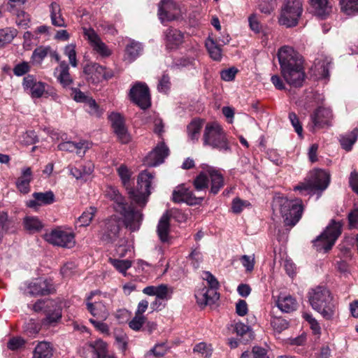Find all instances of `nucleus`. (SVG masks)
I'll use <instances>...</instances> for the list:
<instances>
[{
	"label": "nucleus",
	"instance_id": "1",
	"mask_svg": "<svg viewBox=\"0 0 358 358\" xmlns=\"http://www.w3.org/2000/svg\"><path fill=\"white\" fill-rule=\"evenodd\" d=\"M281 75L287 84L301 87L304 81L305 73L301 55L292 47L283 46L278 52Z\"/></svg>",
	"mask_w": 358,
	"mask_h": 358
},
{
	"label": "nucleus",
	"instance_id": "2",
	"mask_svg": "<svg viewBox=\"0 0 358 358\" xmlns=\"http://www.w3.org/2000/svg\"><path fill=\"white\" fill-rule=\"evenodd\" d=\"M106 195L114 201L113 208L122 216L125 227L131 231L138 230L143 220L142 213L135 210L131 204H129L115 187H108L106 190Z\"/></svg>",
	"mask_w": 358,
	"mask_h": 358
},
{
	"label": "nucleus",
	"instance_id": "3",
	"mask_svg": "<svg viewBox=\"0 0 358 358\" xmlns=\"http://www.w3.org/2000/svg\"><path fill=\"white\" fill-rule=\"evenodd\" d=\"M272 208L274 211L280 212L285 225L292 227L299 221L303 210L301 201L289 200L280 195L273 198Z\"/></svg>",
	"mask_w": 358,
	"mask_h": 358
},
{
	"label": "nucleus",
	"instance_id": "4",
	"mask_svg": "<svg viewBox=\"0 0 358 358\" xmlns=\"http://www.w3.org/2000/svg\"><path fill=\"white\" fill-rule=\"evenodd\" d=\"M308 298L314 310L320 313L326 320L333 319L336 305L329 289L324 287H317L308 292Z\"/></svg>",
	"mask_w": 358,
	"mask_h": 358
},
{
	"label": "nucleus",
	"instance_id": "5",
	"mask_svg": "<svg viewBox=\"0 0 358 358\" xmlns=\"http://www.w3.org/2000/svg\"><path fill=\"white\" fill-rule=\"evenodd\" d=\"M203 144L220 151H229L230 146L227 135L222 127L216 123H208L203 134Z\"/></svg>",
	"mask_w": 358,
	"mask_h": 358
},
{
	"label": "nucleus",
	"instance_id": "6",
	"mask_svg": "<svg viewBox=\"0 0 358 358\" xmlns=\"http://www.w3.org/2000/svg\"><path fill=\"white\" fill-rule=\"evenodd\" d=\"M154 175L147 170L141 171L137 178L136 189L130 188L128 191L129 197L141 208H143L151 193L150 186Z\"/></svg>",
	"mask_w": 358,
	"mask_h": 358
},
{
	"label": "nucleus",
	"instance_id": "7",
	"mask_svg": "<svg viewBox=\"0 0 358 358\" xmlns=\"http://www.w3.org/2000/svg\"><path fill=\"white\" fill-rule=\"evenodd\" d=\"M302 13L303 5L301 0H284L278 22L287 28L296 27Z\"/></svg>",
	"mask_w": 358,
	"mask_h": 358
},
{
	"label": "nucleus",
	"instance_id": "8",
	"mask_svg": "<svg viewBox=\"0 0 358 358\" xmlns=\"http://www.w3.org/2000/svg\"><path fill=\"white\" fill-rule=\"evenodd\" d=\"M341 222L332 220L324 231L313 241V245L317 251L327 252L331 250L341 234Z\"/></svg>",
	"mask_w": 358,
	"mask_h": 358
},
{
	"label": "nucleus",
	"instance_id": "9",
	"mask_svg": "<svg viewBox=\"0 0 358 358\" xmlns=\"http://www.w3.org/2000/svg\"><path fill=\"white\" fill-rule=\"evenodd\" d=\"M184 12L177 0H161L158 5V17L162 23L182 18Z\"/></svg>",
	"mask_w": 358,
	"mask_h": 358
},
{
	"label": "nucleus",
	"instance_id": "10",
	"mask_svg": "<svg viewBox=\"0 0 358 358\" xmlns=\"http://www.w3.org/2000/svg\"><path fill=\"white\" fill-rule=\"evenodd\" d=\"M129 97L132 102L142 109H146L151 105L148 87L142 83L135 84L129 91Z\"/></svg>",
	"mask_w": 358,
	"mask_h": 358
},
{
	"label": "nucleus",
	"instance_id": "11",
	"mask_svg": "<svg viewBox=\"0 0 358 358\" xmlns=\"http://www.w3.org/2000/svg\"><path fill=\"white\" fill-rule=\"evenodd\" d=\"M46 240L54 245L67 248H73L76 243L73 233L60 229H54L50 234H46Z\"/></svg>",
	"mask_w": 358,
	"mask_h": 358
},
{
	"label": "nucleus",
	"instance_id": "12",
	"mask_svg": "<svg viewBox=\"0 0 358 358\" xmlns=\"http://www.w3.org/2000/svg\"><path fill=\"white\" fill-rule=\"evenodd\" d=\"M55 287L51 279H36L27 287V294L30 296H43L52 294Z\"/></svg>",
	"mask_w": 358,
	"mask_h": 358
},
{
	"label": "nucleus",
	"instance_id": "13",
	"mask_svg": "<svg viewBox=\"0 0 358 358\" xmlns=\"http://www.w3.org/2000/svg\"><path fill=\"white\" fill-rule=\"evenodd\" d=\"M203 199V196H196L193 192L184 185L177 187L173 192L172 200L175 203L185 202L188 205H196Z\"/></svg>",
	"mask_w": 358,
	"mask_h": 358
},
{
	"label": "nucleus",
	"instance_id": "14",
	"mask_svg": "<svg viewBox=\"0 0 358 358\" xmlns=\"http://www.w3.org/2000/svg\"><path fill=\"white\" fill-rule=\"evenodd\" d=\"M169 152L168 147L161 142L145 157L144 164L150 167L157 166L164 162Z\"/></svg>",
	"mask_w": 358,
	"mask_h": 358
},
{
	"label": "nucleus",
	"instance_id": "15",
	"mask_svg": "<svg viewBox=\"0 0 358 358\" xmlns=\"http://www.w3.org/2000/svg\"><path fill=\"white\" fill-rule=\"evenodd\" d=\"M313 123L311 131L329 127L332 119V112L329 108L319 107L310 116Z\"/></svg>",
	"mask_w": 358,
	"mask_h": 358
},
{
	"label": "nucleus",
	"instance_id": "16",
	"mask_svg": "<svg viewBox=\"0 0 358 358\" xmlns=\"http://www.w3.org/2000/svg\"><path fill=\"white\" fill-rule=\"evenodd\" d=\"M119 231V221L115 216H112L104 222L100 231V238L106 243L113 242L117 238Z\"/></svg>",
	"mask_w": 358,
	"mask_h": 358
},
{
	"label": "nucleus",
	"instance_id": "17",
	"mask_svg": "<svg viewBox=\"0 0 358 358\" xmlns=\"http://www.w3.org/2000/svg\"><path fill=\"white\" fill-rule=\"evenodd\" d=\"M44 313L45 317L42 320V324L45 326H54L62 319V306L55 300H49Z\"/></svg>",
	"mask_w": 358,
	"mask_h": 358
},
{
	"label": "nucleus",
	"instance_id": "18",
	"mask_svg": "<svg viewBox=\"0 0 358 358\" xmlns=\"http://www.w3.org/2000/svg\"><path fill=\"white\" fill-rule=\"evenodd\" d=\"M109 120L114 132L117 135L120 141L122 143H127L130 141V136L124 125L123 117L120 113H113L109 115Z\"/></svg>",
	"mask_w": 358,
	"mask_h": 358
},
{
	"label": "nucleus",
	"instance_id": "19",
	"mask_svg": "<svg viewBox=\"0 0 358 358\" xmlns=\"http://www.w3.org/2000/svg\"><path fill=\"white\" fill-rule=\"evenodd\" d=\"M85 34L87 36L93 50L101 57H108L111 55L112 51L93 29L86 30Z\"/></svg>",
	"mask_w": 358,
	"mask_h": 358
},
{
	"label": "nucleus",
	"instance_id": "20",
	"mask_svg": "<svg viewBox=\"0 0 358 358\" xmlns=\"http://www.w3.org/2000/svg\"><path fill=\"white\" fill-rule=\"evenodd\" d=\"M164 34L167 49L178 48L184 42V34L177 29L169 27Z\"/></svg>",
	"mask_w": 358,
	"mask_h": 358
},
{
	"label": "nucleus",
	"instance_id": "21",
	"mask_svg": "<svg viewBox=\"0 0 358 358\" xmlns=\"http://www.w3.org/2000/svg\"><path fill=\"white\" fill-rule=\"evenodd\" d=\"M95 292H91L87 298V309L93 317L101 320H105L108 316V312L105 305L100 301L91 302Z\"/></svg>",
	"mask_w": 358,
	"mask_h": 358
},
{
	"label": "nucleus",
	"instance_id": "22",
	"mask_svg": "<svg viewBox=\"0 0 358 358\" xmlns=\"http://www.w3.org/2000/svg\"><path fill=\"white\" fill-rule=\"evenodd\" d=\"M206 173L210 180V193L215 195L224 187V180L222 173L220 170L207 166Z\"/></svg>",
	"mask_w": 358,
	"mask_h": 358
},
{
	"label": "nucleus",
	"instance_id": "23",
	"mask_svg": "<svg viewBox=\"0 0 358 358\" xmlns=\"http://www.w3.org/2000/svg\"><path fill=\"white\" fill-rule=\"evenodd\" d=\"M215 288H203L195 294L196 301L199 305L206 306L214 303L220 298Z\"/></svg>",
	"mask_w": 358,
	"mask_h": 358
},
{
	"label": "nucleus",
	"instance_id": "24",
	"mask_svg": "<svg viewBox=\"0 0 358 358\" xmlns=\"http://www.w3.org/2000/svg\"><path fill=\"white\" fill-rule=\"evenodd\" d=\"M171 215L169 212L162 215L157 227V233L161 242L169 243L170 240V221Z\"/></svg>",
	"mask_w": 358,
	"mask_h": 358
},
{
	"label": "nucleus",
	"instance_id": "25",
	"mask_svg": "<svg viewBox=\"0 0 358 358\" xmlns=\"http://www.w3.org/2000/svg\"><path fill=\"white\" fill-rule=\"evenodd\" d=\"M34 199L27 202V206L37 208L38 206L50 205L55 201V195L52 191L45 192H34L32 194Z\"/></svg>",
	"mask_w": 358,
	"mask_h": 358
},
{
	"label": "nucleus",
	"instance_id": "26",
	"mask_svg": "<svg viewBox=\"0 0 358 358\" xmlns=\"http://www.w3.org/2000/svg\"><path fill=\"white\" fill-rule=\"evenodd\" d=\"M310 180L315 190H324L329 185L330 175L324 170H316L312 173Z\"/></svg>",
	"mask_w": 358,
	"mask_h": 358
},
{
	"label": "nucleus",
	"instance_id": "27",
	"mask_svg": "<svg viewBox=\"0 0 358 358\" xmlns=\"http://www.w3.org/2000/svg\"><path fill=\"white\" fill-rule=\"evenodd\" d=\"M103 66L96 62H91L85 65L83 73L89 82L92 83H99L101 82V74Z\"/></svg>",
	"mask_w": 358,
	"mask_h": 358
},
{
	"label": "nucleus",
	"instance_id": "28",
	"mask_svg": "<svg viewBox=\"0 0 358 358\" xmlns=\"http://www.w3.org/2000/svg\"><path fill=\"white\" fill-rule=\"evenodd\" d=\"M33 179L32 171L30 167H24L22 169L21 175L16 180V187L23 194H27L30 191V182Z\"/></svg>",
	"mask_w": 358,
	"mask_h": 358
},
{
	"label": "nucleus",
	"instance_id": "29",
	"mask_svg": "<svg viewBox=\"0 0 358 358\" xmlns=\"http://www.w3.org/2000/svg\"><path fill=\"white\" fill-rule=\"evenodd\" d=\"M58 149L62 151L76 152L78 155L83 156L87 150L89 149V143L87 141H80L74 143L73 141H66L59 143Z\"/></svg>",
	"mask_w": 358,
	"mask_h": 358
},
{
	"label": "nucleus",
	"instance_id": "30",
	"mask_svg": "<svg viewBox=\"0 0 358 358\" xmlns=\"http://www.w3.org/2000/svg\"><path fill=\"white\" fill-rule=\"evenodd\" d=\"M142 51L143 46L141 43L131 40L125 47L124 59L129 63H131L140 56Z\"/></svg>",
	"mask_w": 358,
	"mask_h": 358
},
{
	"label": "nucleus",
	"instance_id": "31",
	"mask_svg": "<svg viewBox=\"0 0 358 358\" xmlns=\"http://www.w3.org/2000/svg\"><path fill=\"white\" fill-rule=\"evenodd\" d=\"M59 71L57 80L64 87H69L73 83V78L69 73V64L65 61L59 62L58 68L55 69V72Z\"/></svg>",
	"mask_w": 358,
	"mask_h": 358
},
{
	"label": "nucleus",
	"instance_id": "32",
	"mask_svg": "<svg viewBox=\"0 0 358 358\" xmlns=\"http://www.w3.org/2000/svg\"><path fill=\"white\" fill-rule=\"evenodd\" d=\"M53 352L54 348L50 343L41 341L34 348L31 358H51Z\"/></svg>",
	"mask_w": 358,
	"mask_h": 358
},
{
	"label": "nucleus",
	"instance_id": "33",
	"mask_svg": "<svg viewBox=\"0 0 358 358\" xmlns=\"http://www.w3.org/2000/svg\"><path fill=\"white\" fill-rule=\"evenodd\" d=\"M14 224V221L9 217L6 212L2 211L0 213V243L2 242L5 234L15 231L13 229Z\"/></svg>",
	"mask_w": 358,
	"mask_h": 358
},
{
	"label": "nucleus",
	"instance_id": "34",
	"mask_svg": "<svg viewBox=\"0 0 358 358\" xmlns=\"http://www.w3.org/2000/svg\"><path fill=\"white\" fill-rule=\"evenodd\" d=\"M277 306L285 313H290L296 310L298 303L290 295L280 296L276 301Z\"/></svg>",
	"mask_w": 358,
	"mask_h": 358
},
{
	"label": "nucleus",
	"instance_id": "35",
	"mask_svg": "<svg viewBox=\"0 0 358 358\" xmlns=\"http://www.w3.org/2000/svg\"><path fill=\"white\" fill-rule=\"evenodd\" d=\"M314 13L324 18L331 12V7L328 5L327 0H309Z\"/></svg>",
	"mask_w": 358,
	"mask_h": 358
},
{
	"label": "nucleus",
	"instance_id": "36",
	"mask_svg": "<svg viewBox=\"0 0 358 358\" xmlns=\"http://www.w3.org/2000/svg\"><path fill=\"white\" fill-rule=\"evenodd\" d=\"M50 8L52 24L56 27H66L64 20L61 14L60 6L55 2H52L50 6Z\"/></svg>",
	"mask_w": 358,
	"mask_h": 358
},
{
	"label": "nucleus",
	"instance_id": "37",
	"mask_svg": "<svg viewBox=\"0 0 358 358\" xmlns=\"http://www.w3.org/2000/svg\"><path fill=\"white\" fill-rule=\"evenodd\" d=\"M23 225L24 229L29 233L38 232L43 227L41 221L38 217L34 216H26L23 219Z\"/></svg>",
	"mask_w": 358,
	"mask_h": 358
},
{
	"label": "nucleus",
	"instance_id": "38",
	"mask_svg": "<svg viewBox=\"0 0 358 358\" xmlns=\"http://www.w3.org/2000/svg\"><path fill=\"white\" fill-rule=\"evenodd\" d=\"M358 137V129H354L350 134L342 135L340 136L339 141L341 147L349 151L352 149V145L356 142Z\"/></svg>",
	"mask_w": 358,
	"mask_h": 358
},
{
	"label": "nucleus",
	"instance_id": "39",
	"mask_svg": "<svg viewBox=\"0 0 358 358\" xmlns=\"http://www.w3.org/2000/svg\"><path fill=\"white\" fill-rule=\"evenodd\" d=\"M90 347L93 350V358H113L107 355L106 343L101 340L91 343Z\"/></svg>",
	"mask_w": 358,
	"mask_h": 358
},
{
	"label": "nucleus",
	"instance_id": "40",
	"mask_svg": "<svg viewBox=\"0 0 358 358\" xmlns=\"http://www.w3.org/2000/svg\"><path fill=\"white\" fill-rule=\"evenodd\" d=\"M209 178L206 171H201L193 180V185L195 190L201 192L208 187Z\"/></svg>",
	"mask_w": 358,
	"mask_h": 358
},
{
	"label": "nucleus",
	"instance_id": "41",
	"mask_svg": "<svg viewBox=\"0 0 358 358\" xmlns=\"http://www.w3.org/2000/svg\"><path fill=\"white\" fill-rule=\"evenodd\" d=\"M17 35V30L10 27L0 29V48L10 43Z\"/></svg>",
	"mask_w": 358,
	"mask_h": 358
},
{
	"label": "nucleus",
	"instance_id": "42",
	"mask_svg": "<svg viewBox=\"0 0 358 358\" xmlns=\"http://www.w3.org/2000/svg\"><path fill=\"white\" fill-rule=\"evenodd\" d=\"M341 10L346 15H354L358 13V0H340Z\"/></svg>",
	"mask_w": 358,
	"mask_h": 358
},
{
	"label": "nucleus",
	"instance_id": "43",
	"mask_svg": "<svg viewBox=\"0 0 358 358\" xmlns=\"http://www.w3.org/2000/svg\"><path fill=\"white\" fill-rule=\"evenodd\" d=\"M48 52H50V46H39L33 51L31 59L34 63L41 64L48 56Z\"/></svg>",
	"mask_w": 358,
	"mask_h": 358
},
{
	"label": "nucleus",
	"instance_id": "44",
	"mask_svg": "<svg viewBox=\"0 0 358 358\" xmlns=\"http://www.w3.org/2000/svg\"><path fill=\"white\" fill-rule=\"evenodd\" d=\"M201 127L202 122L199 120H194L187 125V134L192 141L198 140Z\"/></svg>",
	"mask_w": 358,
	"mask_h": 358
},
{
	"label": "nucleus",
	"instance_id": "45",
	"mask_svg": "<svg viewBox=\"0 0 358 358\" xmlns=\"http://www.w3.org/2000/svg\"><path fill=\"white\" fill-rule=\"evenodd\" d=\"M173 292V289L171 287L165 284H161L157 286L155 296L156 298L162 300L168 301L171 298Z\"/></svg>",
	"mask_w": 358,
	"mask_h": 358
},
{
	"label": "nucleus",
	"instance_id": "46",
	"mask_svg": "<svg viewBox=\"0 0 358 358\" xmlns=\"http://www.w3.org/2000/svg\"><path fill=\"white\" fill-rule=\"evenodd\" d=\"M206 46L212 59L214 60H220L221 59V48L215 43L214 40L208 39L206 43Z\"/></svg>",
	"mask_w": 358,
	"mask_h": 358
},
{
	"label": "nucleus",
	"instance_id": "47",
	"mask_svg": "<svg viewBox=\"0 0 358 358\" xmlns=\"http://www.w3.org/2000/svg\"><path fill=\"white\" fill-rule=\"evenodd\" d=\"M117 171L123 185L127 189L129 190L130 179L131 176V171L124 164L120 165Z\"/></svg>",
	"mask_w": 358,
	"mask_h": 358
},
{
	"label": "nucleus",
	"instance_id": "48",
	"mask_svg": "<svg viewBox=\"0 0 358 358\" xmlns=\"http://www.w3.org/2000/svg\"><path fill=\"white\" fill-rule=\"evenodd\" d=\"M96 213V208L94 207H90L84 211L78 218V222L80 223V225L88 226L91 223Z\"/></svg>",
	"mask_w": 358,
	"mask_h": 358
},
{
	"label": "nucleus",
	"instance_id": "49",
	"mask_svg": "<svg viewBox=\"0 0 358 358\" xmlns=\"http://www.w3.org/2000/svg\"><path fill=\"white\" fill-rule=\"evenodd\" d=\"M109 261L118 271L124 274L132 264L131 262L128 259H110Z\"/></svg>",
	"mask_w": 358,
	"mask_h": 358
},
{
	"label": "nucleus",
	"instance_id": "50",
	"mask_svg": "<svg viewBox=\"0 0 358 358\" xmlns=\"http://www.w3.org/2000/svg\"><path fill=\"white\" fill-rule=\"evenodd\" d=\"M64 54L69 58V63L73 67H76L78 66L75 44L71 43L66 45Z\"/></svg>",
	"mask_w": 358,
	"mask_h": 358
},
{
	"label": "nucleus",
	"instance_id": "51",
	"mask_svg": "<svg viewBox=\"0 0 358 358\" xmlns=\"http://www.w3.org/2000/svg\"><path fill=\"white\" fill-rule=\"evenodd\" d=\"M146 322V317L144 315H136L129 321V327L134 331H138L142 330L144 324Z\"/></svg>",
	"mask_w": 358,
	"mask_h": 358
},
{
	"label": "nucleus",
	"instance_id": "52",
	"mask_svg": "<svg viewBox=\"0 0 358 358\" xmlns=\"http://www.w3.org/2000/svg\"><path fill=\"white\" fill-rule=\"evenodd\" d=\"M193 351L201 354L203 358H209L212 355L213 349L211 345L206 343H199L194 346Z\"/></svg>",
	"mask_w": 358,
	"mask_h": 358
},
{
	"label": "nucleus",
	"instance_id": "53",
	"mask_svg": "<svg viewBox=\"0 0 358 358\" xmlns=\"http://www.w3.org/2000/svg\"><path fill=\"white\" fill-rule=\"evenodd\" d=\"M271 324L274 330L281 332L288 328L289 324L286 320L280 317H274L271 320Z\"/></svg>",
	"mask_w": 358,
	"mask_h": 358
},
{
	"label": "nucleus",
	"instance_id": "54",
	"mask_svg": "<svg viewBox=\"0 0 358 358\" xmlns=\"http://www.w3.org/2000/svg\"><path fill=\"white\" fill-rule=\"evenodd\" d=\"M276 6V0H261L259 8L262 13L270 14Z\"/></svg>",
	"mask_w": 358,
	"mask_h": 358
},
{
	"label": "nucleus",
	"instance_id": "55",
	"mask_svg": "<svg viewBox=\"0 0 358 358\" xmlns=\"http://www.w3.org/2000/svg\"><path fill=\"white\" fill-rule=\"evenodd\" d=\"M294 190L299 191L301 192V194H309L315 191L310 179L305 180L304 182H301L295 186L294 187Z\"/></svg>",
	"mask_w": 358,
	"mask_h": 358
},
{
	"label": "nucleus",
	"instance_id": "56",
	"mask_svg": "<svg viewBox=\"0 0 358 358\" xmlns=\"http://www.w3.org/2000/svg\"><path fill=\"white\" fill-rule=\"evenodd\" d=\"M168 351V347L165 343L156 344L150 351V354H152L157 357L164 356Z\"/></svg>",
	"mask_w": 358,
	"mask_h": 358
},
{
	"label": "nucleus",
	"instance_id": "57",
	"mask_svg": "<svg viewBox=\"0 0 358 358\" xmlns=\"http://www.w3.org/2000/svg\"><path fill=\"white\" fill-rule=\"evenodd\" d=\"M88 112L95 116H100L102 114V111L99 109V106L96 103L94 99L90 98L86 101Z\"/></svg>",
	"mask_w": 358,
	"mask_h": 358
},
{
	"label": "nucleus",
	"instance_id": "58",
	"mask_svg": "<svg viewBox=\"0 0 358 358\" xmlns=\"http://www.w3.org/2000/svg\"><path fill=\"white\" fill-rule=\"evenodd\" d=\"M25 344V341L21 337H14L9 340L7 343V347L11 350H16L23 347Z\"/></svg>",
	"mask_w": 358,
	"mask_h": 358
},
{
	"label": "nucleus",
	"instance_id": "59",
	"mask_svg": "<svg viewBox=\"0 0 358 358\" xmlns=\"http://www.w3.org/2000/svg\"><path fill=\"white\" fill-rule=\"evenodd\" d=\"M289 119L294 127L295 131L299 136H302L303 128L295 113H289Z\"/></svg>",
	"mask_w": 358,
	"mask_h": 358
},
{
	"label": "nucleus",
	"instance_id": "60",
	"mask_svg": "<svg viewBox=\"0 0 358 358\" xmlns=\"http://www.w3.org/2000/svg\"><path fill=\"white\" fill-rule=\"evenodd\" d=\"M170 86L169 76L167 74H163L157 85L158 90L161 92L166 93L170 89Z\"/></svg>",
	"mask_w": 358,
	"mask_h": 358
},
{
	"label": "nucleus",
	"instance_id": "61",
	"mask_svg": "<svg viewBox=\"0 0 358 358\" xmlns=\"http://www.w3.org/2000/svg\"><path fill=\"white\" fill-rule=\"evenodd\" d=\"M30 66L28 62H22L15 65L13 69V73L17 76H22L29 72Z\"/></svg>",
	"mask_w": 358,
	"mask_h": 358
},
{
	"label": "nucleus",
	"instance_id": "62",
	"mask_svg": "<svg viewBox=\"0 0 358 358\" xmlns=\"http://www.w3.org/2000/svg\"><path fill=\"white\" fill-rule=\"evenodd\" d=\"M249 203L246 201L241 200L239 198H236L232 201L231 209L234 213H240L243 208L248 206Z\"/></svg>",
	"mask_w": 358,
	"mask_h": 358
},
{
	"label": "nucleus",
	"instance_id": "63",
	"mask_svg": "<svg viewBox=\"0 0 358 358\" xmlns=\"http://www.w3.org/2000/svg\"><path fill=\"white\" fill-rule=\"evenodd\" d=\"M238 71L236 68L231 67L227 69L222 70L220 72L221 78L225 81L233 80L235 78Z\"/></svg>",
	"mask_w": 358,
	"mask_h": 358
},
{
	"label": "nucleus",
	"instance_id": "64",
	"mask_svg": "<svg viewBox=\"0 0 358 358\" xmlns=\"http://www.w3.org/2000/svg\"><path fill=\"white\" fill-rule=\"evenodd\" d=\"M348 182L352 190L358 195V173L356 171L350 173Z\"/></svg>",
	"mask_w": 358,
	"mask_h": 358
}]
</instances>
